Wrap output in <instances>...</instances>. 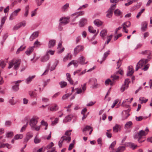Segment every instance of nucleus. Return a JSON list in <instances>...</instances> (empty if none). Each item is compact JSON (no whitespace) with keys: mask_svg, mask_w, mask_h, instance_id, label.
Masks as SVG:
<instances>
[{"mask_svg":"<svg viewBox=\"0 0 152 152\" xmlns=\"http://www.w3.org/2000/svg\"><path fill=\"white\" fill-rule=\"evenodd\" d=\"M147 134V133L145 132L144 130H142L136 133H135L134 135V139H137L138 141L140 143H141L144 141V140L141 141L140 139L143 136H146Z\"/></svg>","mask_w":152,"mask_h":152,"instance_id":"f257e3e1","label":"nucleus"},{"mask_svg":"<svg viewBox=\"0 0 152 152\" xmlns=\"http://www.w3.org/2000/svg\"><path fill=\"white\" fill-rule=\"evenodd\" d=\"M148 61V60L147 59H143L140 60L137 63L136 66V70H138L142 67L145 65Z\"/></svg>","mask_w":152,"mask_h":152,"instance_id":"f03ea898","label":"nucleus"},{"mask_svg":"<svg viewBox=\"0 0 152 152\" xmlns=\"http://www.w3.org/2000/svg\"><path fill=\"white\" fill-rule=\"evenodd\" d=\"M129 79L127 78L125 80L124 84H123L121 88V91L122 92H123L125 90L127 89L129 87V83L130 81H129Z\"/></svg>","mask_w":152,"mask_h":152,"instance_id":"7ed1b4c3","label":"nucleus"},{"mask_svg":"<svg viewBox=\"0 0 152 152\" xmlns=\"http://www.w3.org/2000/svg\"><path fill=\"white\" fill-rule=\"evenodd\" d=\"M84 13V12L83 11H81L79 13H78V12H75L72 14L70 17V18L72 21H74L75 20L76 18H77L80 16L82 15Z\"/></svg>","mask_w":152,"mask_h":152,"instance_id":"20e7f679","label":"nucleus"},{"mask_svg":"<svg viewBox=\"0 0 152 152\" xmlns=\"http://www.w3.org/2000/svg\"><path fill=\"white\" fill-rule=\"evenodd\" d=\"M22 81L21 80H18L17 81L12 82L11 83H15V84L12 87V89L13 91H17L19 90V84Z\"/></svg>","mask_w":152,"mask_h":152,"instance_id":"39448f33","label":"nucleus"},{"mask_svg":"<svg viewBox=\"0 0 152 152\" xmlns=\"http://www.w3.org/2000/svg\"><path fill=\"white\" fill-rule=\"evenodd\" d=\"M84 50L83 46L79 45L77 46L74 49V54L76 55L78 53L83 51Z\"/></svg>","mask_w":152,"mask_h":152,"instance_id":"423d86ee","label":"nucleus"},{"mask_svg":"<svg viewBox=\"0 0 152 152\" xmlns=\"http://www.w3.org/2000/svg\"><path fill=\"white\" fill-rule=\"evenodd\" d=\"M38 122L37 120L34 118H32L30 120L29 125L32 129H34Z\"/></svg>","mask_w":152,"mask_h":152,"instance_id":"0eeeda50","label":"nucleus"},{"mask_svg":"<svg viewBox=\"0 0 152 152\" xmlns=\"http://www.w3.org/2000/svg\"><path fill=\"white\" fill-rule=\"evenodd\" d=\"M20 62L21 61L20 60L15 59L14 65V66L13 67L14 69L17 70L18 69L20 63Z\"/></svg>","mask_w":152,"mask_h":152,"instance_id":"6e6552de","label":"nucleus"},{"mask_svg":"<svg viewBox=\"0 0 152 152\" xmlns=\"http://www.w3.org/2000/svg\"><path fill=\"white\" fill-rule=\"evenodd\" d=\"M87 20L85 18H81L79 21V25L80 27H82L84 26L86 23Z\"/></svg>","mask_w":152,"mask_h":152,"instance_id":"1a4fd4ad","label":"nucleus"},{"mask_svg":"<svg viewBox=\"0 0 152 152\" xmlns=\"http://www.w3.org/2000/svg\"><path fill=\"white\" fill-rule=\"evenodd\" d=\"M33 136V134L31 132H28L26 133V138L24 140V142H27Z\"/></svg>","mask_w":152,"mask_h":152,"instance_id":"9d476101","label":"nucleus"},{"mask_svg":"<svg viewBox=\"0 0 152 152\" xmlns=\"http://www.w3.org/2000/svg\"><path fill=\"white\" fill-rule=\"evenodd\" d=\"M129 147L133 150L136 149L138 147V145L132 142H129L128 143Z\"/></svg>","mask_w":152,"mask_h":152,"instance_id":"9b49d317","label":"nucleus"},{"mask_svg":"<svg viewBox=\"0 0 152 152\" xmlns=\"http://www.w3.org/2000/svg\"><path fill=\"white\" fill-rule=\"evenodd\" d=\"M85 58L83 56H82L79 58L78 59V61L80 64L81 65H84L87 64L88 61L85 62Z\"/></svg>","mask_w":152,"mask_h":152,"instance_id":"f8f14e48","label":"nucleus"},{"mask_svg":"<svg viewBox=\"0 0 152 152\" xmlns=\"http://www.w3.org/2000/svg\"><path fill=\"white\" fill-rule=\"evenodd\" d=\"M128 71L127 73L128 76L132 75L134 72V70L132 66H129L128 67Z\"/></svg>","mask_w":152,"mask_h":152,"instance_id":"ddd939ff","label":"nucleus"},{"mask_svg":"<svg viewBox=\"0 0 152 152\" xmlns=\"http://www.w3.org/2000/svg\"><path fill=\"white\" fill-rule=\"evenodd\" d=\"M56 41L54 39H50L49 40L48 46L49 48L53 47L56 44Z\"/></svg>","mask_w":152,"mask_h":152,"instance_id":"4468645a","label":"nucleus"},{"mask_svg":"<svg viewBox=\"0 0 152 152\" xmlns=\"http://www.w3.org/2000/svg\"><path fill=\"white\" fill-rule=\"evenodd\" d=\"M38 36V33L35 32L33 33L29 39L31 41H33L34 39L37 37Z\"/></svg>","mask_w":152,"mask_h":152,"instance_id":"2eb2a0df","label":"nucleus"},{"mask_svg":"<svg viewBox=\"0 0 152 152\" xmlns=\"http://www.w3.org/2000/svg\"><path fill=\"white\" fill-rule=\"evenodd\" d=\"M73 118V116L72 115H69L66 116L63 121L64 123H66L71 121Z\"/></svg>","mask_w":152,"mask_h":152,"instance_id":"dca6fc26","label":"nucleus"},{"mask_svg":"<svg viewBox=\"0 0 152 152\" xmlns=\"http://www.w3.org/2000/svg\"><path fill=\"white\" fill-rule=\"evenodd\" d=\"M121 126L120 125L116 124L113 127V131L114 132H118L121 129Z\"/></svg>","mask_w":152,"mask_h":152,"instance_id":"f3484780","label":"nucleus"},{"mask_svg":"<svg viewBox=\"0 0 152 152\" xmlns=\"http://www.w3.org/2000/svg\"><path fill=\"white\" fill-rule=\"evenodd\" d=\"M66 79L71 85L73 84V81L72 80L70 74L67 73L66 74Z\"/></svg>","mask_w":152,"mask_h":152,"instance_id":"a211bd4d","label":"nucleus"},{"mask_svg":"<svg viewBox=\"0 0 152 152\" xmlns=\"http://www.w3.org/2000/svg\"><path fill=\"white\" fill-rule=\"evenodd\" d=\"M34 49V46L29 47L27 50L26 51V54L28 55H30L33 51Z\"/></svg>","mask_w":152,"mask_h":152,"instance_id":"6ab92c4d","label":"nucleus"},{"mask_svg":"<svg viewBox=\"0 0 152 152\" xmlns=\"http://www.w3.org/2000/svg\"><path fill=\"white\" fill-rule=\"evenodd\" d=\"M49 58V56L47 54L41 58V61L42 62H46L48 60Z\"/></svg>","mask_w":152,"mask_h":152,"instance_id":"aec40b11","label":"nucleus"},{"mask_svg":"<svg viewBox=\"0 0 152 152\" xmlns=\"http://www.w3.org/2000/svg\"><path fill=\"white\" fill-rule=\"evenodd\" d=\"M94 24L97 26H99L102 24V22L99 19H96L94 22Z\"/></svg>","mask_w":152,"mask_h":152,"instance_id":"412c9836","label":"nucleus"},{"mask_svg":"<svg viewBox=\"0 0 152 152\" xmlns=\"http://www.w3.org/2000/svg\"><path fill=\"white\" fill-rule=\"evenodd\" d=\"M148 24L146 22H143L142 25L141 30L143 31H146L147 28Z\"/></svg>","mask_w":152,"mask_h":152,"instance_id":"4be33fe9","label":"nucleus"},{"mask_svg":"<svg viewBox=\"0 0 152 152\" xmlns=\"http://www.w3.org/2000/svg\"><path fill=\"white\" fill-rule=\"evenodd\" d=\"M69 4L66 3L61 7V9L62 11L65 12L67 10L68 7H69Z\"/></svg>","mask_w":152,"mask_h":152,"instance_id":"5701e85b","label":"nucleus"},{"mask_svg":"<svg viewBox=\"0 0 152 152\" xmlns=\"http://www.w3.org/2000/svg\"><path fill=\"white\" fill-rule=\"evenodd\" d=\"M114 14L115 16H119L122 15V12H121L119 10L117 9L114 11Z\"/></svg>","mask_w":152,"mask_h":152,"instance_id":"b1692460","label":"nucleus"},{"mask_svg":"<svg viewBox=\"0 0 152 152\" xmlns=\"http://www.w3.org/2000/svg\"><path fill=\"white\" fill-rule=\"evenodd\" d=\"M35 77V75L29 76L26 80V83L27 84H29L31 82L32 80Z\"/></svg>","mask_w":152,"mask_h":152,"instance_id":"393cba45","label":"nucleus"},{"mask_svg":"<svg viewBox=\"0 0 152 152\" xmlns=\"http://www.w3.org/2000/svg\"><path fill=\"white\" fill-rule=\"evenodd\" d=\"M58 109V107L56 104H55L54 106H51L50 107V110L51 111H55Z\"/></svg>","mask_w":152,"mask_h":152,"instance_id":"a878e982","label":"nucleus"},{"mask_svg":"<svg viewBox=\"0 0 152 152\" xmlns=\"http://www.w3.org/2000/svg\"><path fill=\"white\" fill-rule=\"evenodd\" d=\"M107 34V30L106 29L102 30L100 32V35L102 37H104Z\"/></svg>","mask_w":152,"mask_h":152,"instance_id":"bb28decb","label":"nucleus"},{"mask_svg":"<svg viewBox=\"0 0 152 152\" xmlns=\"http://www.w3.org/2000/svg\"><path fill=\"white\" fill-rule=\"evenodd\" d=\"M148 99L144 97H140L139 99V102L141 104L145 103L148 101Z\"/></svg>","mask_w":152,"mask_h":152,"instance_id":"cd10ccee","label":"nucleus"},{"mask_svg":"<svg viewBox=\"0 0 152 152\" xmlns=\"http://www.w3.org/2000/svg\"><path fill=\"white\" fill-rule=\"evenodd\" d=\"M28 94L30 96L35 98L37 96V93L34 91H30L28 92Z\"/></svg>","mask_w":152,"mask_h":152,"instance_id":"c85d7f7f","label":"nucleus"},{"mask_svg":"<svg viewBox=\"0 0 152 152\" xmlns=\"http://www.w3.org/2000/svg\"><path fill=\"white\" fill-rule=\"evenodd\" d=\"M125 149V146H120L117 148L116 152H123Z\"/></svg>","mask_w":152,"mask_h":152,"instance_id":"c756f323","label":"nucleus"},{"mask_svg":"<svg viewBox=\"0 0 152 152\" xmlns=\"http://www.w3.org/2000/svg\"><path fill=\"white\" fill-rule=\"evenodd\" d=\"M132 125V121H129L127 122L125 125V127L126 129H128L131 127Z\"/></svg>","mask_w":152,"mask_h":152,"instance_id":"7c9ffc66","label":"nucleus"},{"mask_svg":"<svg viewBox=\"0 0 152 152\" xmlns=\"http://www.w3.org/2000/svg\"><path fill=\"white\" fill-rule=\"evenodd\" d=\"M62 20L61 23H64L65 24L68 23L69 22V20L68 18H64V19L60 18V21Z\"/></svg>","mask_w":152,"mask_h":152,"instance_id":"2f4dec72","label":"nucleus"},{"mask_svg":"<svg viewBox=\"0 0 152 152\" xmlns=\"http://www.w3.org/2000/svg\"><path fill=\"white\" fill-rule=\"evenodd\" d=\"M128 100V99H126L123 102L121 105L124 107H129V105H128L127 104V102H129V101H127Z\"/></svg>","mask_w":152,"mask_h":152,"instance_id":"473e14b6","label":"nucleus"},{"mask_svg":"<svg viewBox=\"0 0 152 152\" xmlns=\"http://www.w3.org/2000/svg\"><path fill=\"white\" fill-rule=\"evenodd\" d=\"M61 139L62 140H63V141L64 140H65L68 142H69L71 140V137L70 136L66 137L63 136L61 137Z\"/></svg>","mask_w":152,"mask_h":152,"instance_id":"72a5a7b5","label":"nucleus"},{"mask_svg":"<svg viewBox=\"0 0 152 152\" xmlns=\"http://www.w3.org/2000/svg\"><path fill=\"white\" fill-rule=\"evenodd\" d=\"M59 84L60 85L61 88H63L66 86L67 83L65 81H62L59 83Z\"/></svg>","mask_w":152,"mask_h":152,"instance_id":"f704fd0d","label":"nucleus"},{"mask_svg":"<svg viewBox=\"0 0 152 152\" xmlns=\"http://www.w3.org/2000/svg\"><path fill=\"white\" fill-rule=\"evenodd\" d=\"M23 137V135L22 134H17L15 135L14 137V139H15L16 140L19 139H21Z\"/></svg>","mask_w":152,"mask_h":152,"instance_id":"c9c22d12","label":"nucleus"},{"mask_svg":"<svg viewBox=\"0 0 152 152\" xmlns=\"http://www.w3.org/2000/svg\"><path fill=\"white\" fill-rule=\"evenodd\" d=\"M15 61V59H14L9 63V66L8 67V69H10L14 65V62Z\"/></svg>","mask_w":152,"mask_h":152,"instance_id":"e433bc0d","label":"nucleus"},{"mask_svg":"<svg viewBox=\"0 0 152 152\" xmlns=\"http://www.w3.org/2000/svg\"><path fill=\"white\" fill-rule=\"evenodd\" d=\"M106 17L108 18H110L112 17L113 14V12L111 11L108 10L106 12Z\"/></svg>","mask_w":152,"mask_h":152,"instance_id":"4c0bfd02","label":"nucleus"},{"mask_svg":"<svg viewBox=\"0 0 152 152\" xmlns=\"http://www.w3.org/2000/svg\"><path fill=\"white\" fill-rule=\"evenodd\" d=\"M59 63V61L58 60L56 61L54 63L53 66H52L51 67L50 71H52L55 69V68L57 66Z\"/></svg>","mask_w":152,"mask_h":152,"instance_id":"58836bf2","label":"nucleus"},{"mask_svg":"<svg viewBox=\"0 0 152 152\" xmlns=\"http://www.w3.org/2000/svg\"><path fill=\"white\" fill-rule=\"evenodd\" d=\"M110 50H108L104 53L103 57V60H105L106 57L108 56V55L110 53Z\"/></svg>","mask_w":152,"mask_h":152,"instance_id":"ea45409f","label":"nucleus"},{"mask_svg":"<svg viewBox=\"0 0 152 152\" xmlns=\"http://www.w3.org/2000/svg\"><path fill=\"white\" fill-rule=\"evenodd\" d=\"M29 10V7L28 5L26 6L25 7V12L24 14V16L25 17H26L28 13V11Z\"/></svg>","mask_w":152,"mask_h":152,"instance_id":"a19ab883","label":"nucleus"},{"mask_svg":"<svg viewBox=\"0 0 152 152\" xmlns=\"http://www.w3.org/2000/svg\"><path fill=\"white\" fill-rule=\"evenodd\" d=\"M113 83L109 79H108L105 81V84L106 85H107L110 84L111 85H112Z\"/></svg>","mask_w":152,"mask_h":152,"instance_id":"79ce46f5","label":"nucleus"},{"mask_svg":"<svg viewBox=\"0 0 152 152\" xmlns=\"http://www.w3.org/2000/svg\"><path fill=\"white\" fill-rule=\"evenodd\" d=\"M88 31L92 33H94L96 32V30L94 29L91 26H89L88 28Z\"/></svg>","mask_w":152,"mask_h":152,"instance_id":"37998d69","label":"nucleus"},{"mask_svg":"<svg viewBox=\"0 0 152 152\" xmlns=\"http://www.w3.org/2000/svg\"><path fill=\"white\" fill-rule=\"evenodd\" d=\"M6 64V62L3 60H1L0 61V66H1L2 68H4L5 67Z\"/></svg>","mask_w":152,"mask_h":152,"instance_id":"c03bdc74","label":"nucleus"},{"mask_svg":"<svg viewBox=\"0 0 152 152\" xmlns=\"http://www.w3.org/2000/svg\"><path fill=\"white\" fill-rule=\"evenodd\" d=\"M92 128L88 126H86L83 129V133H85V132L87 131H89Z\"/></svg>","mask_w":152,"mask_h":152,"instance_id":"a18cd8bd","label":"nucleus"},{"mask_svg":"<svg viewBox=\"0 0 152 152\" xmlns=\"http://www.w3.org/2000/svg\"><path fill=\"white\" fill-rule=\"evenodd\" d=\"M111 78L113 81H114L118 80L119 78V77L118 76L113 75L111 76Z\"/></svg>","mask_w":152,"mask_h":152,"instance_id":"49530a36","label":"nucleus"},{"mask_svg":"<svg viewBox=\"0 0 152 152\" xmlns=\"http://www.w3.org/2000/svg\"><path fill=\"white\" fill-rule=\"evenodd\" d=\"M6 19V18L5 17H4L2 18L1 21V25L0 26V29H1V28H2L3 24H4L5 22Z\"/></svg>","mask_w":152,"mask_h":152,"instance_id":"de8ad7c7","label":"nucleus"},{"mask_svg":"<svg viewBox=\"0 0 152 152\" xmlns=\"http://www.w3.org/2000/svg\"><path fill=\"white\" fill-rule=\"evenodd\" d=\"M40 1L39 0H35L36 3L38 6H40L42 3L44 1V0H41Z\"/></svg>","mask_w":152,"mask_h":152,"instance_id":"09e8293b","label":"nucleus"},{"mask_svg":"<svg viewBox=\"0 0 152 152\" xmlns=\"http://www.w3.org/2000/svg\"><path fill=\"white\" fill-rule=\"evenodd\" d=\"M13 135V132H10L7 133L6 135V137H12Z\"/></svg>","mask_w":152,"mask_h":152,"instance_id":"8fccbe9b","label":"nucleus"},{"mask_svg":"<svg viewBox=\"0 0 152 152\" xmlns=\"http://www.w3.org/2000/svg\"><path fill=\"white\" fill-rule=\"evenodd\" d=\"M12 122L11 121H6L5 123V125L6 126H11Z\"/></svg>","mask_w":152,"mask_h":152,"instance_id":"3c124183","label":"nucleus"},{"mask_svg":"<svg viewBox=\"0 0 152 152\" xmlns=\"http://www.w3.org/2000/svg\"><path fill=\"white\" fill-rule=\"evenodd\" d=\"M111 131V129L107 130V132H106V134L107 137L109 138H110L112 137V134L109 132Z\"/></svg>","mask_w":152,"mask_h":152,"instance_id":"603ef678","label":"nucleus"},{"mask_svg":"<svg viewBox=\"0 0 152 152\" xmlns=\"http://www.w3.org/2000/svg\"><path fill=\"white\" fill-rule=\"evenodd\" d=\"M42 44L40 42L38 41V40H37L34 43V47H37L39 46Z\"/></svg>","mask_w":152,"mask_h":152,"instance_id":"864d4df0","label":"nucleus"},{"mask_svg":"<svg viewBox=\"0 0 152 152\" xmlns=\"http://www.w3.org/2000/svg\"><path fill=\"white\" fill-rule=\"evenodd\" d=\"M125 25L127 27H129L131 26V23L129 21H127L123 23L122 26H124Z\"/></svg>","mask_w":152,"mask_h":152,"instance_id":"5fc2aeb1","label":"nucleus"},{"mask_svg":"<svg viewBox=\"0 0 152 152\" xmlns=\"http://www.w3.org/2000/svg\"><path fill=\"white\" fill-rule=\"evenodd\" d=\"M54 145V144L52 142H50L49 144L45 148L47 150L50 149Z\"/></svg>","mask_w":152,"mask_h":152,"instance_id":"6e6d98bb","label":"nucleus"},{"mask_svg":"<svg viewBox=\"0 0 152 152\" xmlns=\"http://www.w3.org/2000/svg\"><path fill=\"white\" fill-rule=\"evenodd\" d=\"M19 23L16 24L15 26H14L12 29V30L13 31L17 30L19 28H20L21 27L20 26Z\"/></svg>","mask_w":152,"mask_h":152,"instance_id":"4d7b16f0","label":"nucleus"},{"mask_svg":"<svg viewBox=\"0 0 152 152\" xmlns=\"http://www.w3.org/2000/svg\"><path fill=\"white\" fill-rule=\"evenodd\" d=\"M116 4H114L112 5L111 6L110 8L108 9V10L111 11L112 12H113V11L116 8Z\"/></svg>","mask_w":152,"mask_h":152,"instance_id":"13d9d810","label":"nucleus"},{"mask_svg":"<svg viewBox=\"0 0 152 152\" xmlns=\"http://www.w3.org/2000/svg\"><path fill=\"white\" fill-rule=\"evenodd\" d=\"M69 56V54L68 53L64 57L63 59V61L64 62L66 61L68 59Z\"/></svg>","mask_w":152,"mask_h":152,"instance_id":"bf43d9fd","label":"nucleus"},{"mask_svg":"<svg viewBox=\"0 0 152 152\" xmlns=\"http://www.w3.org/2000/svg\"><path fill=\"white\" fill-rule=\"evenodd\" d=\"M25 48L24 47H23L22 46H21L17 50L16 52V53L17 54H18L20 51L23 50Z\"/></svg>","mask_w":152,"mask_h":152,"instance_id":"052dcab7","label":"nucleus"},{"mask_svg":"<svg viewBox=\"0 0 152 152\" xmlns=\"http://www.w3.org/2000/svg\"><path fill=\"white\" fill-rule=\"evenodd\" d=\"M34 141L35 144L39 143L41 141V140L36 137L34 139Z\"/></svg>","mask_w":152,"mask_h":152,"instance_id":"680f3d73","label":"nucleus"},{"mask_svg":"<svg viewBox=\"0 0 152 152\" xmlns=\"http://www.w3.org/2000/svg\"><path fill=\"white\" fill-rule=\"evenodd\" d=\"M145 10V9H142L138 13L136 16V18H139L141 15L142 13L144 12Z\"/></svg>","mask_w":152,"mask_h":152,"instance_id":"e2e57ef3","label":"nucleus"},{"mask_svg":"<svg viewBox=\"0 0 152 152\" xmlns=\"http://www.w3.org/2000/svg\"><path fill=\"white\" fill-rule=\"evenodd\" d=\"M142 46V44L141 43H139L136 45L134 48V50H137L138 49L140 48Z\"/></svg>","mask_w":152,"mask_h":152,"instance_id":"0e129e2a","label":"nucleus"},{"mask_svg":"<svg viewBox=\"0 0 152 152\" xmlns=\"http://www.w3.org/2000/svg\"><path fill=\"white\" fill-rule=\"evenodd\" d=\"M58 118H55L54 121L52 122V123L51 124L53 126L55 125L58 123Z\"/></svg>","mask_w":152,"mask_h":152,"instance_id":"69168bd1","label":"nucleus"},{"mask_svg":"<svg viewBox=\"0 0 152 152\" xmlns=\"http://www.w3.org/2000/svg\"><path fill=\"white\" fill-rule=\"evenodd\" d=\"M28 124V123L27 122L26 124L24 125L22 127V128L20 130V132H22L25 130L27 126V125Z\"/></svg>","mask_w":152,"mask_h":152,"instance_id":"338daca9","label":"nucleus"},{"mask_svg":"<svg viewBox=\"0 0 152 152\" xmlns=\"http://www.w3.org/2000/svg\"><path fill=\"white\" fill-rule=\"evenodd\" d=\"M116 144V141H113L110 145L109 147V148H111L113 150L114 149V148L115 145Z\"/></svg>","mask_w":152,"mask_h":152,"instance_id":"774afa93","label":"nucleus"}]
</instances>
